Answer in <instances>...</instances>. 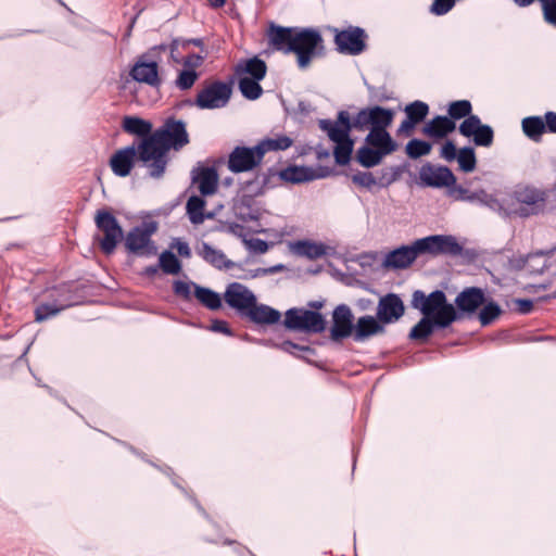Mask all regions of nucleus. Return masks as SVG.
Listing matches in <instances>:
<instances>
[{
	"mask_svg": "<svg viewBox=\"0 0 556 556\" xmlns=\"http://www.w3.org/2000/svg\"><path fill=\"white\" fill-rule=\"evenodd\" d=\"M394 119V111L380 105L361 109L353 117L348 111H339L338 124H342L350 132L369 130L364 139V144L357 149L356 162L371 168L379 165L382 160L399 149L397 142L392 138L388 128Z\"/></svg>",
	"mask_w": 556,
	"mask_h": 556,
	"instance_id": "obj_1",
	"label": "nucleus"
},
{
	"mask_svg": "<svg viewBox=\"0 0 556 556\" xmlns=\"http://www.w3.org/2000/svg\"><path fill=\"white\" fill-rule=\"evenodd\" d=\"M266 36L273 50L294 53L302 70L307 68L314 59L326 55L324 38L317 28L286 27L271 23Z\"/></svg>",
	"mask_w": 556,
	"mask_h": 556,
	"instance_id": "obj_2",
	"label": "nucleus"
},
{
	"mask_svg": "<svg viewBox=\"0 0 556 556\" xmlns=\"http://www.w3.org/2000/svg\"><path fill=\"white\" fill-rule=\"evenodd\" d=\"M189 141L186 123L169 117L162 127L153 131V136L150 137L149 141L143 142V148L146 151H150L151 159H155V169L165 173L169 161V150L178 151L187 146Z\"/></svg>",
	"mask_w": 556,
	"mask_h": 556,
	"instance_id": "obj_3",
	"label": "nucleus"
},
{
	"mask_svg": "<svg viewBox=\"0 0 556 556\" xmlns=\"http://www.w3.org/2000/svg\"><path fill=\"white\" fill-rule=\"evenodd\" d=\"M410 304L422 314V318L410 329L409 340L426 342L435 330L451 326V318L442 311L432 292L426 295L421 290L414 291Z\"/></svg>",
	"mask_w": 556,
	"mask_h": 556,
	"instance_id": "obj_4",
	"label": "nucleus"
},
{
	"mask_svg": "<svg viewBox=\"0 0 556 556\" xmlns=\"http://www.w3.org/2000/svg\"><path fill=\"white\" fill-rule=\"evenodd\" d=\"M432 293L442 311L451 318V325L466 316L476 314L485 302L484 291L479 287H468L462 290L455 299V305L447 301L446 294L442 290H434Z\"/></svg>",
	"mask_w": 556,
	"mask_h": 556,
	"instance_id": "obj_5",
	"label": "nucleus"
},
{
	"mask_svg": "<svg viewBox=\"0 0 556 556\" xmlns=\"http://www.w3.org/2000/svg\"><path fill=\"white\" fill-rule=\"evenodd\" d=\"M140 149L135 144H130L116 150L110 159V167L118 177L128 176L136 163H141L148 169L150 177L160 179L164 176V172H157L154 167L155 159H142Z\"/></svg>",
	"mask_w": 556,
	"mask_h": 556,
	"instance_id": "obj_6",
	"label": "nucleus"
},
{
	"mask_svg": "<svg viewBox=\"0 0 556 556\" xmlns=\"http://www.w3.org/2000/svg\"><path fill=\"white\" fill-rule=\"evenodd\" d=\"M232 94V81L222 80L206 81L199 90L193 101H186L189 105H195L200 110H216L225 108Z\"/></svg>",
	"mask_w": 556,
	"mask_h": 556,
	"instance_id": "obj_7",
	"label": "nucleus"
},
{
	"mask_svg": "<svg viewBox=\"0 0 556 556\" xmlns=\"http://www.w3.org/2000/svg\"><path fill=\"white\" fill-rule=\"evenodd\" d=\"M318 126L327 132L332 142L337 143L333 150L336 163L341 166L348 165L354 148V140L350 137V131L342 124H338L337 119L334 122L319 119Z\"/></svg>",
	"mask_w": 556,
	"mask_h": 556,
	"instance_id": "obj_8",
	"label": "nucleus"
},
{
	"mask_svg": "<svg viewBox=\"0 0 556 556\" xmlns=\"http://www.w3.org/2000/svg\"><path fill=\"white\" fill-rule=\"evenodd\" d=\"M94 223L98 230L103 233L102 237H97L99 248L105 255H111L124 238L122 226L108 210H98Z\"/></svg>",
	"mask_w": 556,
	"mask_h": 556,
	"instance_id": "obj_9",
	"label": "nucleus"
},
{
	"mask_svg": "<svg viewBox=\"0 0 556 556\" xmlns=\"http://www.w3.org/2000/svg\"><path fill=\"white\" fill-rule=\"evenodd\" d=\"M513 199L518 205L514 213L525 218L544 212L547 192L532 186H518L513 192Z\"/></svg>",
	"mask_w": 556,
	"mask_h": 556,
	"instance_id": "obj_10",
	"label": "nucleus"
},
{
	"mask_svg": "<svg viewBox=\"0 0 556 556\" xmlns=\"http://www.w3.org/2000/svg\"><path fill=\"white\" fill-rule=\"evenodd\" d=\"M157 230L155 222L144 223L131 228L125 237V248L129 253L138 256H153L157 252L152 235Z\"/></svg>",
	"mask_w": 556,
	"mask_h": 556,
	"instance_id": "obj_11",
	"label": "nucleus"
},
{
	"mask_svg": "<svg viewBox=\"0 0 556 556\" xmlns=\"http://www.w3.org/2000/svg\"><path fill=\"white\" fill-rule=\"evenodd\" d=\"M328 29L334 35L333 41L339 53L358 55L366 50L368 36L364 28L349 26L346 29L340 30L337 27L329 26Z\"/></svg>",
	"mask_w": 556,
	"mask_h": 556,
	"instance_id": "obj_12",
	"label": "nucleus"
},
{
	"mask_svg": "<svg viewBox=\"0 0 556 556\" xmlns=\"http://www.w3.org/2000/svg\"><path fill=\"white\" fill-rule=\"evenodd\" d=\"M419 184L430 188H447L451 190L456 181L453 172L444 165H434L427 162L419 169Z\"/></svg>",
	"mask_w": 556,
	"mask_h": 556,
	"instance_id": "obj_13",
	"label": "nucleus"
},
{
	"mask_svg": "<svg viewBox=\"0 0 556 556\" xmlns=\"http://www.w3.org/2000/svg\"><path fill=\"white\" fill-rule=\"evenodd\" d=\"M263 162L262 154L257 146L240 147L237 146L228 156V169L235 174L253 170Z\"/></svg>",
	"mask_w": 556,
	"mask_h": 556,
	"instance_id": "obj_14",
	"label": "nucleus"
},
{
	"mask_svg": "<svg viewBox=\"0 0 556 556\" xmlns=\"http://www.w3.org/2000/svg\"><path fill=\"white\" fill-rule=\"evenodd\" d=\"M458 131L466 138H472V142L477 147L489 148L494 141L493 128L488 124H482L479 116L464 119L458 126Z\"/></svg>",
	"mask_w": 556,
	"mask_h": 556,
	"instance_id": "obj_15",
	"label": "nucleus"
},
{
	"mask_svg": "<svg viewBox=\"0 0 556 556\" xmlns=\"http://www.w3.org/2000/svg\"><path fill=\"white\" fill-rule=\"evenodd\" d=\"M122 129L125 132L137 137L132 141V144L140 149V155L142 159H150V151L144 150L143 142L149 141L150 137L153 136L151 122L138 116H125L122 121Z\"/></svg>",
	"mask_w": 556,
	"mask_h": 556,
	"instance_id": "obj_16",
	"label": "nucleus"
},
{
	"mask_svg": "<svg viewBox=\"0 0 556 556\" xmlns=\"http://www.w3.org/2000/svg\"><path fill=\"white\" fill-rule=\"evenodd\" d=\"M405 314V305L401 296L396 293H388L380 298L376 316L386 327V325L396 323Z\"/></svg>",
	"mask_w": 556,
	"mask_h": 556,
	"instance_id": "obj_17",
	"label": "nucleus"
},
{
	"mask_svg": "<svg viewBox=\"0 0 556 556\" xmlns=\"http://www.w3.org/2000/svg\"><path fill=\"white\" fill-rule=\"evenodd\" d=\"M354 316L349 305L339 304L332 312L330 338L334 342L342 341L353 334Z\"/></svg>",
	"mask_w": 556,
	"mask_h": 556,
	"instance_id": "obj_18",
	"label": "nucleus"
},
{
	"mask_svg": "<svg viewBox=\"0 0 556 556\" xmlns=\"http://www.w3.org/2000/svg\"><path fill=\"white\" fill-rule=\"evenodd\" d=\"M224 299L231 308L238 311L241 316H245L250 307L254 305L256 296L242 283L231 282L226 288Z\"/></svg>",
	"mask_w": 556,
	"mask_h": 556,
	"instance_id": "obj_19",
	"label": "nucleus"
},
{
	"mask_svg": "<svg viewBox=\"0 0 556 556\" xmlns=\"http://www.w3.org/2000/svg\"><path fill=\"white\" fill-rule=\"evenodd\" d=\"M149 54L150 53H144L138 58L129 75L138 83H143L151 87H159L162 84V79L159 76V65L157 62L149 60Z\"/></svg>",
	"mask_w": 556,
	"mask_h": 556,
	"instance_id": "obj_20",
	"label": "nucleus"
},
{
	"mask_svg": "<svg viewBox=\"0 0 556 556\" xmlns=\"http://www.w3.org/2000/svg\"><path fill=\"white\" fill-rule=\"evenodd\" d=\"M384 332L386 327L377 316L365 315L357 319L352 336L354 341L363 342L372 336L383 334Z\"/></svg>",
	"mask_w": 556,
	"mask_h": 556,
	"instance_id": "obj_21",
	"label": "nucleus"
},
{
	"mask_svg": "<svg viewBox=\"0 0 556 556\" xmlns=\"http://www.w3.org/2000/svg\"><path fill=\"white\" fill-rule=\"evenodd\" d=\"M447 195L455 201H465L469 203L478 202L488 206H492V204L496 202V200L485 190L479 189L470 191L462 185H458L456 181L451 190H447Z\"/></svg>",
	"mask_w": 556,
	"mask_h": 556,
	"instance_id": "obj_22",
	"label": "nucleus"
},
{
	"mask_svg": "<svg viewBox=\"0 0 556 556\" xmlns=\"http://www.w3.org/2000/svg\"><path fill=\"white\" fill-rule=\"evenodd\" d=\"M192 173V180L199 184L202 197L212 195L217 191L218 174L214 167H198Z\"/></svg>",
	"mask_w": 556,
	"mask_h": 556,
	"instance_id": "obj_23",
	"label": "nucleus"
},
{
	"mask_svg": "<svg viewBox=\"0 0 556 556\" xmlns=\"http://www.w3.org/2000/svg\"><path fill=\"white\" fill-rule=\"evenodd\" d=\"M456 129V123L445 115H437L422 128V134L431 139L440 140Z\"/></svg>",
	"mask_w": 556,
	"mask_h": 556,
	"instance_id": "obj_24",
	"label": "nucleus"
},
{
	"mask_svg": "<svg viewBox=\"0 0 556 556\" xmlns=\"http://www.w3.org/2000/svg\"><path fill=\"white\" fill-rule=\"evenodd\" d=\"M416 261V253L413 245H402L390 251L383 261L388 268L404 269L409 267Z\"/></svg>",
	"mask_w": 556,
	"mask_h": 556,
	"instance_id": "obj_25",
	"label": "nucleus"
},
{
	"mask_svg": "<svg viewBox=\"0 0 556 556\" xmlns=\"http://www.w3.org/2000/svg\"><path fill=\"white\" fill-rule=\"evenodd\" d=\"M245 317L256 325H274L280 320L281 314L266 304H258L255 300L254 305L247 312Z\"/></svg>",
	"mask_w": 556,
	"mask_h": 556,
	"instance_id": "obj_26",
	"label": "nucleus"
},
{
	"mask_svg": "<svg viewBox=\"0 0 556 556\" xmlns=\"http://www.w3.org/2000/svg\"><path fill=\"white\" fill-rule=\"evenodd\" d=\"M198 254L206 263L217 269H230L235 266V263L228 260L222 250L213 248L207 242H202L201 247L198 249Z\"/></svg>",
	"mask_w": 556,
	"mask_h": 556,
	"instance_id": "obj_27",
	"label": "nucleus"
},
{
	"mask_svg": "<svg viewBox=\"0 0 556 556\" xmlns=\"http://www.w3.org/2000/svg\"><path fill=\"white\" fill-rule=\"evenodd\" d=\"M240 190L242 192V206H247L248 208L252 206L256 197L263 195L266 192L258 172L255 173L253 178L241 181Z\"/></svg>",
	"mask_w": 556,
	"mask_h": 556,
	"instance_id": "obj_28",
	"label": "nucleus"
},
{
	"mask_svg": "<svg viewBox=\"0 0 556 556\" xmlns=\"http://www.w3.org/2000/svg\"><path fill=\"white\" fill-rule=\"evenodd\" d=\"M279 177L282 181L291 184H301L315 179L317 176L314 170L305 166L290 165L279 170Z\"/></svg>",
	"mask_w": 556,
	"mask_h": 556,
	"instance_id": "obj_29",
	"label": "nucleus"
},
{
	"mask_svg": "<svg viewBox=\"0 0 556 556\" xmlns=\"http://www.w3.org/2000/svg\"><path fill=\"white\" fill-rule=\"evenodd\" d=\"M327 321L321 313L302 308V331L321 333L326 330Z\"/></svg>",
	"mask_w": 556,
	"mask_h": 556,
	"instance_id": "obj_30",
	"label": "nucleus"
},
{
	"mask_svg": "<svg viewBox=\"0 0 556 556\" xmlns=\"http://www.w3.org/2000/svg\"><path fill=\"white\" fill-rule=\"evenodd\" d=\"M267 66L265 61L262 59L254 56L244 61L243 63H239L236 66V73L238 75L248 74L249 78L262 80L266 76Z\"/></svg>",
	"mask_w": 556,
	"mask_h": 556,
	"instance_id": "obj_31",
	"label": "nucleus"
},
{
	"mask_svg": "<svg viewBox=\"0 0 556 556\" xmlns=\"http://www.w3.org/2000/svg\"><path fill=\"white\" fill-rule=\"evenodd\" d=\"M435 238L437 255L458 256L463 252V245L451 235H433Z\"/></svg>",
	"mask_w": 556,
	"mask_h": 556,
	"instance_id": "obj_32",
	"label": "nucleus"
},
{
	"mask_svg": "<svg viewBox=\"0 0 556 556\" xmlns=\"http://www.w3.org/2000/svg\"><path fill=\"white\" fill-rule=\"evenodd\" d=\"M293 144V139L287 135H279L276 138L262 139L256 146L264 159L269 151H286Z\"/></svg>",
	"mask_w": 556,
	"mask_h": 556,
	"instance_id": "obj_33",
	"label": "nucleus"
},
{
	"mask_svg": "<svg viewBox=\"0 0 556 556\" xmlns=\"http://www.w3.org/2000/svg\"><path fill=\"white\" fill-rule=\"evenodd\" d=\"M194 298L206 308L211 311H217L222 308V298L214 290L195 286V292H193Z\"/></svg>",
	"mask_w": 556,
	"mask_h": 556,
	"instance_id": "obj_34",
	"label": "nucleus"
},
{
	"mask_svg": "<svg viewBox=\"0 0 556 556\" xmlns=\"http://www.w3.org/2000/svg\"><path fill=\"white\" fill-rule=\"evenodd\" d=\"M206 202L200 195H191L186 203V212L189 220L193 225H200L204 222V210Z\"/></svg>",
	"mask_w": 556,
	"mask_h": 556,
	"instance_id": "obj_35",
	"label": "nucleus"
},
{
	"mask_svg": "<svg viewBox=\"0 0 556 556\" xmlns=\"http://www.w3.org/2000/svg\"><path fill=\"white\" fill-rule=\"evenodd\" d=\"M49 298L56 306H62V311L75 303V295L66 283L52 288L49 291Z\"/></svg>",
	"mask_w": 556,
	"mask_h": 556,
	"instance_id": "obj_36",
	"label": "nucleus"
},
{
	"mask_svg": "<svg viewBox=\"0 0 556 556\" xmlns=\"http://www.w3.org/2000/svg\"><path fill=\"white\" fill-rule=\"evenodd\" d=\"M522 130L531 140L539 142L545 132L544 119L540 116H529L522 119Z\"/></svg>",
	"mask_w": 556,
	"mask_h": 556,
	"instance_id": "obj_37",
	"label": "nucleus"
},
{
	"mask_svg": "<svg viewBox=\"0 0 556 556\" xmlns=\"http://www.w3.org/2000/svg\"><path fill=\"white\" fill-rule=\"evenodd\" d=\"M446 116L447 118H451L453 122H456L476 115L472 114V104L469 100H457L448 104Z\"/></svg>",
	"mask_w": 556,
	"mask_h": 556,
	"instance_id": "obj_38",
	"label": "nucleus"
},
{
	"mask_svg": "<svg viewBox=\"0 0 556 556\" xmlns=\"http://www.w3.org/2000/svg\"><path fill=\"white\" fill-rule=\"evenodd\" d=\"M299 255L306 256L309 260H316L326 254V245L307 240L298 241L294 245Z\"/></svg>",
	"mask_w": 556,
	"mask_h": 556,
	"instance_id": "obj_39",
	"label": "nucleus"
},
{
	"mask_svg": "<svg viewBox=\"0 0 556 556\" xmlns=\"http://www.w3.org/2000/svg\"><path fill=\"white\" fill-rule=\"evenodd\" d=\"M458 168L464 173H471L477 167V156L475 149L470 146L463 147L458 150L456 159Z\"/></svg>",
	"mask_w": 556,
	"mask_h": 556,
	"instance_id": "obj_40",
	"label": "nucleus"
},
{
	"mask_svg": "<svg viewBox=\"0 0 556 556\" xmlns=\"http://www.w3.org/2000/svg\"><path fill=\"white\" fill-rule=\"evenodd\" d=\"M502 313L503 309L496 302L485 301L482 305L478 318L481 326L485 327L493 324L502 315Z\"/></svg>",
	"mask_w": 556,
	"mask_h": 556,
	"instance_id": "obj_41",
	"label": "nucleus"
},
{
	"mask_svg": "<svg viewBox=\"0 0 556 556\" xmlns=\"http://www.w3.org/2000/svg\"><path fill=\"white\" fill-rule=\"evenodd\" d=\"M260 81L261 80L258 79L249 78L247 76L240 77L239 90L241 91L244 98L249 100H256L263 93V89L260 85Z\"/></svg>",
	"mask_w": 556,
	"mask_h": 556,
	"instance_id": "obj_42",
	"label": "nucleus"
},
{
	"mask_svg": "<svg viewBox=\"0 0 556 556\" xmlns=\"http://www.w3.org/2000/svg\"><path fill=\"white\" fill-rule=\"evenodd\" d=\"M160 268L167 275H177L181 270V263L172 251H164L159 257Z\"/></svg>",
	"mask_w": 556,
	"mask_h": 556,
	"instance_id": "obj_43",
	"label": "nucleus"
},
{
	"mask_svg": "<svg viewBox=\"0 0 556 556\" xmlns=\"http://www.w3.org/2000/svg\"><path fill=\"white\" fill-rule=\"evenodd\" d=\"M432 144L421 139H412L405 147V152L408 157L416 160L421 156L428 155L431 152Z\"/></svg>",
	"mask_w": 556,
	"mask_h": 556,
	"instance_id": "obj_44",
	"label": "nucleus"
},
{
	"mask_svg": "<svg viewBox=\"0 0 556 556\" xmlns=\"http://www.w3.org/2000/svg\"><path fill=\"white\" fill-rule=\"evenodd\" d=\"M429 113V105L426 102L416 100L405 106V114L408 118L419 124L425 121Z\"/></svg>",
	"mask_w": 556,
	"mask_h": 556,
	"instance_id": "obj_45",
	"label": "nucleus"
},
{
	"mask_svg": "<svg viewBox=\"0 0 556 556\" xmlns=\"http://www.w3.org/2000/svg\"><path fill=\"white\" fill-rule=\"evenodd\" d=\"M416 258L421 254H430L437 256L435 238L428 236L425 238L417 239L412 243Z\"/></svg>",
	"mask_w": 556,
	"mask_h": 556,
	"instance_id": "obj_46",
	"label": "nucleus"
},
{
	"mask_svg": "<svg viewBox=\"0 0 556 556\" xmlns=\"http://www.w3.org/2000/svg\"><path fill=\"white\" fill-rule=\"evenodd\" d=\"M62 311V306H56L54 302L41 303L35 308V320L45 321L50 317L58 315Z\"/></svg>",
	"mask_w": 556,
	"mask_h": 556,
	"instance_id": "obj_47",
	"label": "nucleus"
},
{
	"mask_svg": "<svg viewBox=\"0 0 556 556\" xmlns=\"http://www.w3.org/2000/svg\"><path fill=\"white\" fill-rule=\"evenodd\" d=\"M283 326L289 330L302 331V308L288 309L285 314Z\"/></svg>",
	"mask_w": 556,
	"mask_h": 556,
	"instance_id": "obj_48",
	"label": "nucleus"
},
{
	"mask_svg": "<svg viewBox=\"0 0 556 556\" xmlns=\"http://www.w3.org/2000/svg\"><path fill=\"white\" fill-rule=\"evenodd\" d=\"M195 286L198 285L193 281L175 280L173 282V292L184 301H190L192 298L191 289L193 288L195 291Z\"/></svg>",
	"mask_w": 556,
	"mask_h": 556,
	"instance_id": "obj_49",
	"label": "nucleus"
},
{
	"mask_svg": "<svg viewBox=\"0 0 556 556\" xmlns=\"http://www.w3.org/2000/svg\"><path fill=\"white\" fill-rule=\"evenodd\" d=\"M279 349L282 350L283 352L286 353H289L291 355H294L296 357H304L303 355L300 354L301 353H306V354H315V350L308 345H300L298 343H294L290 340H286L283 341L280 345H279Z\"/></svg>",
	"mask_w": 556,
	"mask_h": 556,
	"instance_id": "obj_50",
	"label": "nucleus"
},
{
	"mask_svg": "<svg viewBox=\"0 0 556 556\" xmlns=\"http://www.w3.org/2000/svg\"><path fill=\"white\" fill-rule=\"evenodd\" d=\"M198 78L199 74L194 70H184L178 74L176 86L180 90H188L194 85Z\"/></svg>",
	"mask_w": 556,
	"mask_h": 556,
	"instance_id": "obj_51",
	"label": "nucleus"
},
{
	"mask_svg": "<svg viewBox=\"0 0 556 556\" xmlns=\"http://www.w3.org/2000/svg\"><path fill=\"white\" fill-rule=\"evenodd\" d=\"M258 174L265 190L275 188L278 186L279 181H282L279 177V170L274 167H269L265 172H258Z\"/></svg>",
	"mask_w": 556,
	"mask_h": 556,
	"instance_id": "obj_52",
	"label": "nucleus"
},
{
	"mask_svg": "<svg viewBox=\"0 0 556 556\" xmlns=\"http://www.w3.org/2000/svg\"><path fill=\"white\" fill-rule=\"evenodd\" d=\"M458 0H433L429 8V12L435 16L447 14Z\"/></svg>",
	"mask_w": 556,
	"mask_h": 556,
	"instance_id": "obj_53",
	"label": "nucleus"
},
{
	"mask_svg": "<svg viewBox=\"0 0 556 556\" xmlns=\"http://www.w3.org/2000/svg\"><path fill=\"white\" fill-rule=\"evenodd\" d=\"M237 217L242 222H253L258 219V212L253 211L251 206H242V198H240L239 204L236 206Z\"/></svg>",
	"mask_w": 556,
	"mask_h": 556,
	"instance_id": "obj_54",
	"label": "nucleus"
},
{
	"mask_svg": "<svg viewBox=\"0 0 556 556\" xmlns=\"http://www.w3.org/2000/svg\"><path fill=\"white\" fill-rule=\"evenodd\" d=\"M458 156V150L452 140H446L440 150V157L446 162H452Z\"/></svg>",
	"mask_w": 556,
	"mask_h": 556,
	"instance_id": "obj_55",
	"label": "nucleus"
},
{
	"mask_svg": "<svg viewBox=\"0 0 556 556\" xmlns=\"http://www.w3.org/2000/svg\"><path fill=\"white\" fill-rule=\"evenodd\" d=\"M352 179L354 184L365 188H371L377 184L376 178L370 172H359Z\"/></svg>",
	"mask_w": 556,
	"mask_h": 556,
	"instance_id": "obj_56",
	"label": "nucleus"
},
{
	"mask_svg": "<svg viewBox=\"0 0 556 556\" xmlns=\"http://www.w3.org/2000/svg\"><path fill=\"white\" fill-rule=\"evenodd\" d=\"M179 45H181L182 48H186L189 45H194L201 50H204V42L201 38H193V39H187V40H180V39H174L170 43V53L174 55V53L178 50Z\"/></svg>",
	"mask_w": 556,
	"mask_h": 556,
	"instance_id": "obj_57",
	"label": "nucleus"
},
{
	"mask_svg": "<svg viewBox=\"0 0 556 556\" xmlns=\"http://www.w3.org/2000/svg\"><path fill=\"white\" fill-rule=\"evenodd\" d=\"M283 269H285V266L282 264H277V265H274L271 267H266V268L258 267L254 270H250V277L251 278L263 277V276L280 273Z\"/></svg>",
	"mask_w": 556,
	"mask_h": 556,
	"instance_id": "obj_58",
	"label": "nucleus"
},
{
	"mask_svg": "<svg viewBox=\"0 0 556 556\" xmlns=\"http://www.w3.org/2000/svg\"><path fill=\"white\" fill-rule=\"evenodd\" d=\"M205 56L197 53L188 54L184 60V65L189 70H195L203 64Z\"/></svg>",
	"mask_w": 556,
	"mask_h": 556,
	"instance_id": "obj_59",
	"label": "nucleus"
},
{
	"mask_svg": "<svg viewBox=\"0 0 556 556\" xmlns=\"http://www.w3.org/2000/svg\"><path fill=\"white\" fill-rule=\"evenodd\" d=\"M211 330L224 333L226 336H232V330L229 328L228 323L222 319L213 320Z\"/></svg>",
	"mask_w": 556,
	"mask_h": 556,
	"instance_id": "obj_60",
	"label": "nucleus"
},
{
	"mask_svg": "<svg viewBox=\"0 0 556 556\" xmlns=\"http://www.w3.org/2000/svg\"><path fill=\"white\" fill-rule=\"evenodd\" d=\"M223 231H226L230 235H233L236 237H243L244 227L237 223H226L223 228Z\"/></svg>",
	"mask_w": 556,
	"mask_h": 556,
	"instance_id": "obj_61",
	"label": "nucleus"
},
{
	"mask_svg": "<svg viewBox=\"0 0 556 556\" xmlns=\"http://www.w3.org/2000/svg\"><path fill=\"white\" fill-rule=\"evenodd\" d=\"M545 131L556 134V113L548 111L544 115Z\"/></svg>",
	"mask_w": 556,
	"mask_h": 556,
	"instance_id": "obj_62",
	"label": "nucleus"
},
{
	"mask_svg": "<svg viewBox=\"0 0 556 556\" xmlns=\"http://www.w3.org/2000/svg\"><path fill=\"white\" fill-rule=\"evenodd\" d=\"M515 303L520 314H529L533 309V302L529 299H517Z\"/></svg>",
	"mask_w": 556,
	"mask_h": 556,
	"instance_id": "obj_63",
	"label": "nucleus"
},
{
	"mask_svg": "<svg viewBox=\"0 0 556 556\" xmlns=\"http://www.w3.org/2000/svg\"><path fill=\"white\" fill-rule=\"evenodd\" d=\"M355 306L362 312H368L374 309L375 302L369 298H359L356 300Z\"/></svg>",
	"mask_w": 556,
	"mask_h": 556,
	"instance_id": "obj_64",
	"label": "nucleus"
}]
</instances>
